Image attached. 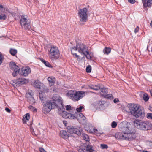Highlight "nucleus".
<instances>
[{"mask_svg": "<svg viewBox=\"0 0 152 152\" xmlns=\"http://www.w3.org/2000/svg\"><path fill=\"white\" fill-rule=\"evenodd\" d=\"M63 101L61 98L56 94L54 95L52 98V100L47 101L45 104L42 109L44 113L49 112L52 109L57 108L61 111L64 109Z\"/></svg>", "mask_w": 152, "mask_h": 152, "instance_id": "obj_1", "label": "nucleus"}, {"mask_svg": "<svg viewBox=\"0 0 152 152\" xmlns=\"http://www.w3.org/2000/svg\"><path fill=\"white\" fill-rule=\"evenodd\" d=\"M129 109L131 114L136 118H143L145 116L144 110L142 108L137 104H131L129 106Z\"/></svg>", "mask_w": 152, "mask_h": 152, "instance_id": "obj_2", "label": "nucleus"}, {"mask_svg": "<svg viewBox=\"0 0 152 152\" xmlns=\"http://www.w3.org/2000/svg\"><path fill=\"white\" fill-rule=\"evenodd\" d=\"M133 123L135 127L141 130L147 131L152 128V124L147 121L136 120Z\"/></svg>", "mask_w": 152, "mask_h": 152, "instance_id": "obj_3", "label": "nucleus"}, {"mask_svg": "<svg viewBox=\"0 0 152 152\" xmlns=\"http://www.w3.org/2000/svg\"><path fill=\"white\" fill-rule=\"evenodd\" d=\"M49 55L52 60H56L59 58L60 53L58 48L56 46H51L49 51Z\"/></svg>", "mask_w": 152, "mask_h": 152, "instance_id": "obj_4", "label": "nucleus"}, {"mask_svg": "<svg viewBox=\"0 0 152 152\" xmlns=\"http://www.w3.org/2000/svg\"><path fill=\"white\" fill-rule=\"evenodd\" d=\"M87 10L86 7L80 10L78 13L80 18L79 23L80 25H83L88 20L87 12Z\"/></svg>", "mask_w": 152, "mask_h": 152, "instance_id": "obj_5", "label": "nucleus"}, {"mask_svg": "<svg viewBox=\"0 0 152 152\" xmlns=\"http://www.w3.org/2000/svg\"><path fill=\"white\" fill-rule=\"evenodd\" d=\"M130 126L129 125V127H124V130L126 132V140L129 141L134 139L136 137V131L134 129L130 128Z\"/></svg>", "mask_w": 152, "mask_h": 152, "instance_id": "obj_6", "label": "nucleus"}, {"mask_svg": "<svg viewBox=\"0 0 152 152\" xmlns=\"http://www.w3.org/2000/svg\"><path fill=\"white\" fill-rule=\"evenodd\" d=\"M20 23L22 28L25 30H29L31 28L30 20L27 15H23L21 16Z\"/></svg>", "mask_w": 152, "mask_h": 152, "instance_id": "obj_7", "label": "nucleus"}, {"mask_svg": "<svg viewBox=\"0 0 152 152\" xmlns=\"http://www.w3.org/2000/svg\"><path fill=\"white\" fill-rule=\"evenodd\" d=\"M68 94L70 98L74 101H78L85 95L83 91L70 92Z\"/></svg>", "mask_w": 152, "mask_h": 152, "instance_id": "obj_8", "label": "nucleus"}, {"mask_svg": "<svg viewBox=\"0 0 152 152\" xmlns=\"http://www.w3.org/2000/svg\"><path fill=\"white\" fill-rule=\"evenodd\" d=\"M68 133H74L79 136L81 134L82 130L77 128H75L72 126H69L66 128Z\"/></svg>", "mask_w": 152, "mask_h": 152, "instance_id": "obj_9", "label": "nucleus"}, {"mask_svg": "<svg viewBox=\"0 0 152 152\" xmlns=\"http://www.w3.org/2000/svg\"><path fill=\"white\" fill-rule=\"evenodd\" d=\"M82 147L86 148H81L78 150V152H92L93 151L92 149V145L88 142L83 144Z\"/></svg>", "mask_w": 152, "mask_h": 152, "instance_id": "obj_10", "label": "nucleus"}, {"mask_svg": "<svg viewBox=\"0 0 152 152\" xmlns=\"http://www.w3.org/2000/svg\"><path fill=\"white\" fill-rule=\"evenodd\" d=\"M77 46L78 47V51L81 54H83L85 52L88 53V48L83 43H77Z\"/></svg>", "mask_w": 152, "mask_h": 152, "instance_id": "obj_11", "label": "nucleus"}, {"mask_svg": "<svg viewBox=\"0 0 152 152\" xmlns=\"http://www.w3.org/2000/svg\"><path fill=\"white\" fill-rule=\"evenodd\" d=\"M75 116L76 117H74V119H77L79 122L82 124H84L86 122V118L82 113H77L75 114Z\"/></svg>", "mask_w": 152, "mask_h": 152, "instance_id": "obj_12", "label": "nucleus"}, {"mask_svg": "<svg viewBox=\"0 0 152 152\" xmlns=\"http://www.w3.org/2000/svg\"><path fill=\"white\" fill-rule=\"evenodd\" d=\"M59 110L61 111H62V117L64 118H69V119H74V117H76L75 116V114H73L74 113L73 111L72 112V113H68L67 112L64 111V110H65L64 108V109L62 111H61L60 110Z\"/></svg>", "mask_w": 152, "mask_h": 152, "instance_id": "obj_13", "label": "nucleus"}, {"mask_svg": "<svg viewBox=\"0 0 152 152\" xmlns=\"http://www.w3.org/2000/svg\"><path fill=\"white\" fill-rule=\"evenodd\" d=\"M123 131V132H119L116 133L115 134V137L118 139L122 140H126V132H125L124 128Z\"/></svg>", "mask_w": 152, "mask_h": 152, "instance_id": "obj_14", "label": "nucleus"}, {"mask_svg": "<svg viewBox=\"0 0 152 152\" xmlns=\"http://www.w3.org/2000/svg\"><path fill=\"white\" fill-rule=\"evenodd\" d=\"M31 69L29 67H26L22 69V73L21 74L24 76L28 75L31 72Z\"/></svg>", "mask_w": 152, "mask_h": 152, "instance_id": "obj_15", "label": "nucleus"}, {"mask_svg": "<svg viewBox=\"0 0 152 152\" xmlns=\"http://www.w3.org/2000/svg\"><path fill=\"white\" fill-rule=\"evenodd\" d=\"M60 135L62 138L65 139H68L71 136L70 134L64 130L61 131Z\"/></svg>", "mask_w": 152, "mask_h": 152, "instance_id": "obj_16", "label": "nucleus"}, {"mask_svg": "<svg viewBox=\"0 0 152 152\" xmlns=\"http://www.w3.org/2000/svg\"><path fill=\"white\" fill-rule=\"evenodd\" d=\"M144 7L151 6L152 5V0H142Z\"/></svg>", "mask_w": 152, "mask_h": 152, "instance_id": "obj_17", "label": "nucleus"}, {"mask_svg": "<svg viewBox=\"0 0 152 152\" xmlns=\"http://www.w3.org/2000/svg\"><path fill=\"white\" fill-rule=\"evenodd\" d=\"M88 87L91 89L95 91H98L101 88V85L100 84H98L97 85H90Z\"/></svg>", "mask_w": 152, "mask_h": 152, "instance_id": "obj_18", "label": "nucleus"}, {"mask_svg": "<svg viewBox=\"0 0 152 152\" xmlns=\"http://www.w3.org/2000/svg\"><path fill=\"white\" fill-rule=\"evenodd\" d=\"M78 51V47L76 46L71 48V52L72 54L73 55L75 56V57L78 58H79V56L77 55V54L75 53V51Z\"/></svg>", "mask_w": 152, "mask_h": 152, "instance_id": "obj_19", "label": "nucleus"}, {"mask_svg": "<svg viewBox=\"0 0 152 152\" xmlns=\"http://www.w3.org/2000/svg\"><path fill=\"white\" fill-rule=\"evenodd\" d=\"M55 78L53 77H50L48 78V80L49 81L50 86H53L55 82Z\"/></svg>", "mask_w": 152, "mask_h": 152, "instance_id": "obj_20", "label": "nucleus"}, {"mask_svg": "<svg viewBox=\"0 0 152 152\" xmlns=\"http://www.w3.org/2000/svg\"><path fill=\"white\" fill-rule=\"evenodd\" d=\"M20 69L19 67L12 69L13 70V72L12 73V75L13 77H15L19 73Z\"/></svg>", "mask_w": 152, "mask_h": 152, "instance_id": "obj_21", "label": "nucleus"}, {"mask_svg": "<svg viewBox=\"0 0 152 152\" xmlns=\"http://www.w3.org/2000/svg\"><path fill=\"white\" fill-rule=\"evenodd\" d=\"M30 115L29 113H27L25 114L24 116L23 117L22 119L23 123H26V120H28L30 119Z\"/></svg>", "mask_w": 152, "mask_h": 152, "instance_id": "obj_22", "label": "nucleus"}, {"mask_svg": "<svg viewBox=\"0 0 152 152\" xmlns=\"http://www.w3.org/2000/svg\"><path fill=\"white\" fill-rule=\"evenodd\" d=\"M41 83L39 80H36L34 83V86L35 87L38 89L40 88Z\"/></svg>", "mask_w": 152, "mask_h": 152, "instance_id": "obj_23", "label": "nucleus"}, {"mask_svg": "<svg viewBox=\"0 0 152 152\" xmlns=\"http://www.w3.org/2000/svg\"><path fill=\"white\" fill-rule=\"evenodd\" d=\"M111 49L110 48L105 47L103 50V52L104 54L108 55L110 53Z\"/></svg>", "mask_w": 152, "mask_h": 152, "instance_id": "obj_24", "label": "nucleus"}, {"mask_svg": "<svg viewBox=\"0 0 152 152\" xmlns=\"http://www.w3.org/2000/svg\"><path fill=\"white\" fill-rule=\"evenodd\" d=\"M0 11L3 12L2 14L6 13L8 12V9L6 8H5L2 5H0Z\"/></svg>", "mask_w": 152, "mask_h": 152, "instance_id": "obj_25", "label": "nucleus"}, {"mask_svg": "<svg viewBox=\"0 0 152 152\" xmlns=\"http://www.w3.org/2000/svg\"><path fill=\"white\" fill-rule=\"evenodd\" d=\"M83 108V107L81 106H80L78 108H77L76 110H74L73 111L74 113L73 114H76V113L79 114L80 113V112L81 111L82 109Z\"/></svg>", "mask_w": 152, "mask_h": 152, "instance_id": "obj_26", "label": "nucleus"}, {"mask_svg": "<svg viewBox=\"0 0 152 152\" xmlns=\"http://www.w3.org/2000/svg\"><path fill=\"white\" fill-rule=\"evenodd\" d=\"M10 67L11 69H13L18 67L16 65L15 63L14 62H11L10 64Z\"/></svg>", "mask_w": 152, "mask_h": 152, "instance_id": "obj_27", "label": "nucleus"}, {"mask_svg": "<svg viewBox=\"0 0 152 152\" xmlns=\"http://www.w3.org/2000/svg\"><path fill=\"white\" fill-rule=\"evenodd\" d=\"M82 137L83 139L87 142L89 141V138L88 136L86 134H82Z\"/></svg>", "mask_w": 152, "mask_h": 152, "instance_id": "obj_28", "label": "nucleus"}, {"mask_svg": "<svg viewBox=\"0 0 152 152\" xmlns=\"http://www.w3.org/2000/svg\"><path fill=\"white\" fill-rule=\"evenodd\" d=\"M41 61L43 63L45 66L49 67H51V65L48 61H46L45 60L42 59L41 60Z\"/></svg>", "mask_w": 152, "mask_h": 152, "instance_id": "obj_29", "label": "nucleus"}, {"mask_svg": "<svg viewBox=\"0 0 152 152\" xmlns=\"http://www.w3.org/2000/svg\"><path fill=\"white\" fill-rule=\"evenodd\" d=\"M18 80H20L21 84H24L28 82L27 80L24 78H18Z\"/></svg>", "mask_w": 152, "mask_h": 152, "instance_id": "obj_30", "label": "nucleus"}, {"mask_svg": "<svg viewBox=\"0 0 152 152\" xmlns=\"http://www.w3.org/2000/svg\"><path fill=\"white\" fill-rule=\"evenodd\" d=\"M10 53L12 55L14 56L17 53V50L16 49H11Z\"/></svg>", "mask_w": 152, "mask_h": 152, "instance_id": "obj_31", "label": "nucleus"}, {"mask_svg": "<svg viewBox=\"0 0 152 152\" xmlns=\"http://www.w3.org/2000/svg\"><path fill=\"white\" fill-rule=\"evenodd\" d=\"M102 85H101V88L100 89L101 92L102 93H104L106 94H107L108 93L107 89L105 88L102 87Z\"/></svg>", "mask_w": 152, "mask_h": 152, "instance_id": "obj_32", "label": "nucleus"}, {"mask_svg": "<svg viewBox=\"0 0 152 152\" xmlns=\"http://www.w3.org/2000/svg\"><path fill=\"white\" fill-rule=\"evenodd\" d=\"M149 99V97L147 94L145 93L144 94L143 96V99L146 102L148 101Z\"/></svg>", "mask_w": 152, "mask_h": 152, "instance_id": "obj_33", "label": "nucleus"}, {"mask_svg": "<svg viewBox=\"0 0 152 152\" xmlns=\"http://www.w3.org/2000/svg\"><path fill=\"white\" fill-rule=\"evenodd\" d=\"M83 54L85 56L86 58L88 59H91V57L90 56V55L89 54V52L88 51V53L85 52Z\"/></svg>", "mask_w": 152, "mask_h": 152, "instance_id": "obj_34", "label": "nucleus"}, {"mask_svg": "<svg viewBox=\"0 0 152 152\" xmlns=\"http://www.w3.org/2000/svg\"><path fill=\"white\" fill-rule=\"evenodd\" d=\"M6 18V16L4 14L0 12V20H5Z\"/></svg>", "mask_w": 152, "mask_h": 152, "instance_id": "obj_35", "label": "nucleus"}, {"mask_svg": "<svg viewBox=\"0 0 152 152\" xmlns=\"http://www.w3.org/2000/svg\"><path fill=\"white\" fill-rule=\"evenodd\" d=\"M71 106L70 105H67L66 106V110L67 111H69L70 112L72 113V112L73 111H72V110L71 108Z\"/></svg>", "mask_w": 152, "mask_h": 152, "instance_id": "obj_36", "label": "nucleus"}, {"mask_svg": "<svg viewBox=\"0 0 152 152\" xmlns=\"http://www.w3.org/2000/svg\"><path fill=\"white\" fill-rule=\"evenodd\" d=\"M28 108L30 110H31L34 112H36L37 111V109L32 105L29 106L28 107Z\"/></svg>", "mask_w": 152, "mask_h": 152, "instance_id": "obj_37", "label": "nucleus"}, {"mask_svg": "<svg viewBox=\"0 0 152 152\" xmlns=\"http://www.w3.org/2000/svg\"><path fill=\"white\" fill-rule=\"evenodd\" d=\"M91 67L90 65H89L86 68V71L87 73H90L91 72Z\"/></svg>", "mask_w": 152, "mask_h": 152, "instance_id": "obj_38", "label": "nucleus"}, {"mask_svg": "<svg viewBox=\"0 0 152 152\" xmlns=\"http://www.w3.org/2000/svg\"><path fill=\"white\" fill-rule=\"evenodd\" d=\"M146 117L148 119H152V113H148L146 115Z\"/></svg>", "mask_w": 152, "mask_h": 152, "instance_id": "obj_39", "label": "nucleus"}, {"mask_svg": "<svg viewBox=\"0 0 152 152\" xmlns=\"http://www.w3.org/2000/svg\"><path fill=\"white\" fill-rule=\"evenodd\" d=\"M117 125V123L115 121H113L111 124V126L113 128H115Z\"/></svg>", "mask_w": 152, "mask_h": 152, "instance_id": "obj_40", "label": "nucleus"}, {"mask_svg": "<svg viewBox=\"0 0 152 152\" xmlns=\"http://www.w3.org/2000/svg\"><path fill=\"white\" fill-rule=\"evenodd\" d=\"M14 83H15L17 85L21 84L20 80H18V79H17L16 80H15Z\"/></svg>", "mask_w": 152, "mask_h": 152, "instance_id": "obj_41", "label": "nucleus"}, {"mask_svg": "<svg viewBox=\"0 0 152 152\" xmlns=\"http://www.w3.org/2000/svg\"><path fill=\"white\" fill-rule=\"evenodd\" d=\"M101 147L102 149L107 148H108L107 145L106 144H101Z\"/></svg>", "mask_w": 152, "mask_h": 152, "instance_id": "obj_42", "label": "nucleus"}, {"mask_svg": "<svg viewBox=\"0 0 152 152\" xmlns=\"http://www.w3.org/2000/svg\"><path fill=\"white\" fill-rule=\"evenodd\" d=\"M112 97V95L111 94H109L107 95H106L105 96V97L106 98L111 99V98Z\"/></svg>", "mask_w": 152, "mask_h": 152, "instance_id": "obj_43", "label": "nucleus"}, {"mask_svg": "<svg viewBox=\"0 0 152 152\" xmlns=\"http://www.w3.org/2000/svg\"><path fill=\"white\" fill-rule=\"evenodd\" d=\"M39 97L40 100L41 101H43L44 100V97H43L42 94L39 93Z\"/></svg>", "mask_w": 152, "mask_h": 152, "instance_id": "obj_44", "label": "nucleus"}, {"mask_svg": "<svg viewBox=\"0 0 152 152\" xmlns=\"http://www.w3.org/2000/svg\"><path fill=\"white\" fill-rule=\"evenodd\" d=\"M30 104H33L35 102V100L34 98L31 97V99L30 100Z\"/></svg>", "mask_w": 152, "mask_h": 152, "instance_id": "obj_45", "label": "nucleus"}, {"mask_svg": "<svg viewBox=\"0 0 152 152\" xmlns=\"http://www.w3.org/2000/svg\"><path fill=\"white\" fill-rule=\"evenodd\" d=\"M147 145L149 147L152 148V142L150 141H149L147 142Z\"/></svg>", "mask_w": 152, "mask_h": 152, "instance_id": "obj_46", "label": "nucleus"}, {"mask_svg": "<svg viewBox=\"0 0 152 152\" xmlns=\"http://www.w3.org/2000/svg\"><path fill=\"white\" fill-rule=\"evenodd\" d=\"M39 151L40 152H47L42 148H39Z\"/></svg>", "mask_w": 152, "mask_h": 152, "instance_id": "obj_47", "label": "nucleus"}, {"mask_svg": "<svg viewBox=\"0 0 152 152\" xmlns=\"http://www.w3.org/2000/svg\"><path fill=\"white\" fill-rule=\"evenodd\" d=\"M128 1L129 2L132 4L136 2L135 0H128Z\"/></svg>", "mask_w": 152, "mask_h": 152, "instance_id": "obj_48", "label": "nucleus"}, {"mask_svg": "<svg viewBox=\"0 0 152 152\" xmlns=\"http://www.w3.org/2000/svg\"><path fill=\"white\" fill-rule=\"evenodd\" d=\"M3 57L0 54V65L2 63L3 59Z\"/></svg>", "mask_w": 152, "mask_h": 152, "instance_id": "obj_49", "label": "nucleus"}, {"mask_svg": "<svg viewBox=\"0 0 152 152\" xmlns=\"http://www.w3.org/2000/svg\"><path fill=\"white\" fill-rule=\"evenodd\" d=\"M139 28L138 26H137V27L135 29L134 32L135 33H136L138 31Z\"/></svg>", "mask_w": 152, "mask_h": 152, "instance_id": "obj_50", "label": "nucleus"}, {"mask_svg": "<svg viewBox=\"0 0 152 152\" xmlns=\"http://www.w3.org/2000/svg\"><path fill=\"white\" fill-rule=\"evenodd\" d=\"M113 102L114 103H116L117 102H119V100L118 99L115 98Z\"/></svg>", "mask_w": 152, "mask_h": 152, "instance_id": "obj_51", "label": "nucleus"}, {"mask_svg": "<svg viewBox=\"0 0 152 152\" xmlns=\"http://www.w3.org/2000/svg\"><path fill=\"white\" fill-rule=\"evenodd\" d=\"M5 110L8 113H10L11 112V110L7 107H6L5 109Z\"/></svg>", "mask_w": 152, "mask_h": 152, "instance_id": "obj_52", "label": "nucleus"}, {"mask_svg": "<svg viewBox=\"0 0 152 152\" xmlns=\"http://www.w3.org/2000/svg\"><path fill=\"white\" fill-rule=\"evenodd\" d=\"M101 103H102V102H101ZM104 104L103 103H101L100 104V105H99V107H100V108H101L102 107H103V106H104Z\"/></svg>", "mask_w": 152, "mask_h": 152, "instance_id": "obj_53", "label": "nucleus"}, {"mask_svg": "<svg viewBox=\"0 0 152 152\" xmlns=\"http://www.w3.org/2000/svg\"><path fill=\"white\" fill-rule=\"evenodd\" d=\"M28 93L29 95H30L31 96H32V94L31 93V92H29V91H28Z\"/></svg>", "mask_w": 152, "mask_h": 152, "instance_id": "obj_54", "label": "nucleus"}, {"mask_svg": "<svg viewBox=\"0 0 152 152\" xmlns=\"http://www.w3.org/2000/svg\"><path fill=\"white\" fill-rule=\"evenodd\" d=\"M93 146H92V149L93 150V151L92 152H97L95 150H94L93 149Z\"/></svg>", "mask_w": 152, "mask_h": 152, "instance_id": "obj_55", "label": "nucleus"}, {"mask_svg": "<svg viewBox=\"0 0 152 152\" xmlns=\"http://www.w3.org/2000/svg\"><path fill=\"white\" fill-rule=\"evenodd\" d=\"M150 93H151V96H152V89L150 90Z\"/></svg>", "mask_w": 152, "mask_h": 152, "instance_id": "obj_56", "label": "nucleus"}, {"mask_svg": "<svg viewBox=\"0 0 152 152\" xmlns=\"http://www.w3.org/2000/svg\"><path fill=\"white\" fill-rule=\"evenodd\" d=\"M150 25L151 26V27H152V20L151 21V22Z\"/></svg>", "mask_w": 152, "mask_h": 152, "instance_id": "obj_57", "label": "nucleus"}, {"mask_svg": "<svg viewBox=\"0 0 152 152\" xmlns=\"http://www.w3.org/2000/svg\"><path fill=\"white\" fill-rule=\"evenodd\" d=\"M85 56H84H84H83L82 57V58L81 59H83V58H84H84H85Z\"/></svg>", "mask_w": 152, "mask_h": 152, "instance_id": "obj_58", "label": "nucleus"}, {"mask_svg": "<svg viewBox=\"0 0 152 152\" xmlns=\"http://www.w3.org/2000/svg\"><path fill=\"white\" fill-rule=\"evenodd\" d=\"M150 110L152 111V107H151L150 108Z\"/></svg>", "mask_w": 152, "mask_h": 152, "instance_id": "obj_59", "label": "nucleus"}, {"mask_svg": "<svg viewBox=\"0 0 152 152\" xmlns=\"http://www.w3.org/2000/svg\"><path fill=\"white\" fill-rule=\"evenodd\" d=\"M66 123H64V124H65Z\"/></svg>", "mask_w": 152, "mask_h": 152, "instance_id": "obj_60", "label": "nucleus"}, {"mask_svg": "<svg viewBox=\"0 0 152 152\" xmlns=\"http://www.w3.org/2000/svg\"><path fill=\"white\" fill-rule=\"evenodd\" d=\"M66 123H64V124H65Z\"/></svg>", "mask_w": 152, "mask_h": 152, "instance_id": "obj_61", "label": "nucleus"}, {"mask_svg": "<svg viewBox=\"0 0 152 152\" xmlns=\"http://www.w3.org/2000/svg\"><path fill=\"white\" fill-rule=\"evenodd\" d=\"M66 123H64V124H65Z\"/></svg>", "mask_w": 152, "mask_h": 152, "instance_id": "obj_62", "label": "nucleus"}, {"mask_svg": "<svg viewBox=\"0 0 152 152\" xmlns=\"http://www.w3.org/2000/svg\"><path fill=\"white\" fill-rule=\"evenodd\" d=\"M31 124H32V123H31L30 124V125H31Z\"/></svg>", "mask_w": 152, "mask_h": 152, "instance_id": "obj_63", "label": "nucleus"}]
</instances>
